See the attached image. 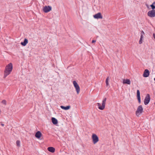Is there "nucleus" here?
<instances>
[{
	"label": "nucleus",
	"mask_w": 155,
	"mask_h": 155,
	"mask_svg": "<svg viewBox=\"0 0 155 155\" xmlns=\"http://www.w3.org/2000/svg\"><path fill=\"white\" fill-rule=\"evenodd\" d=\"M28 43V40L26 38H25L23 42H21V45L23 46H25L26 44Z\"/></svg>",
	"instance_id": "15"
},
{
	"label": "nucleus",
	"mask_w": 155,
	"mask_h": 155,
	"mask_svg": "<svg viewBox=\"0 0 155 155\" xmlns=\"http://www.w3.org/2000/svg\"><path fill=\"white\" fill-rule=\"evenodd\" d=\"M137 97L138 100V102L139 104L141 103L140 97V92L139 90L137 91Z\"/></svg>",
	"instance_id": "11"
},
{
	"label": "nucleus",
	"mask_w": 155,
	"mask_h": 155,
	"mask_svg": "<svg viewBox=\"0 0 155 155\" xmlns=\"http://www.w3.org/2000/svg\"><path fill=\"white\" fill-rule=\"evenodd\" d=\"M92 139L93 143H96L99 141V138L95 134H93L92 136Z\"/></svg>",
	"instance_id": "4"
},
{
	"label": "nucleus",
	"mask_w": 155,
	"mask_h": 155,
	"mask_svg": "<svg viewBox=\"0 0 155 155\" xmlns=\"http://www.w3.org/2000/svg\"><path fill=\"white\" fill-rule=\"evenodd\" d=\"M143 108L142 105H140L138 106L137 110L136 111V114L137 117H139L140 115L143 112Z\"/></svg>",
	"instance_id": "3"
},
{
	"label": "nucleus",
	"mask_w": 155,
	"mask_h": 155,
	"mask_svg": "<svg viewBox=\"0 0 155 155\" xmlns=\"http://www.w3.org/2000/svg\"><path fill=\"white\" fill-rule=\"evenodd\" d=\"M147 15L150 17H155V10H152L149 11L147 13Z\"/></svg>",
	"instance_id": "8"
},
{
	"label": "nucleus",
	"mask_w": 155,
	"mask_h": 155,
	"mask_svg": "<svg viewBox=\"0 0 155 155\" xmlns=\"http://www.w3.org/2000/svg\"><path fill=\"white\" fill-rule=\"evenodd\" d=\"M109 80V77H108L107 78H106V81H105L107 86H108L109 85V82H108Z\"/></svg>",
	"instance_id": "19"
},
{
	"label": "nucleus",
	"mask_w": 155,
	"mask_h": 155,
	"mask_svg": "<svg viewBox=\"0 0 155 155\" xmlns=\"http://www.w3.org/2000/svg\"><path fill=\"white\" fill-rule=\"evenodd\" d=\"M61 108L64 110H68L70 108V106H68L66 107H64L63 106H60Z\"/></svg>",
	"instance_id": "17"
},
{
	"label": "nucleus",
	"mask_w": 155,
	"mask_h": 155,
	"mask_svg": "<svg viewBox=\"0 0 155 155\" xmlns=\"http://www.w3.org/2000/svg\"><path fill=\"white\" fill-rule=\"evenodd\" d=\"M42 135L41 132L39 131L37 132L35 134V137L38 138H39Z\"/></svg>",
	"instance_id": "12"
},
{
	"label": "nucleus",
	"mask_w": 155,
	"mask_h": 155,
	"mask_svg": "<svg viewBox=\"0 0 155 155\" xmlns=\"http://www.w3.org/2000/svg\"><path fill=\"white\" fill-rule=\"evenodd\" d=\"M107 98L105 97L104 98L102 101V105L101 106V104L99 103H97V104L98 106V108L101 110H104L105 107L106 102Z\"/></svg>",
	"instance_id": "2"
},
{
	"label": "nucleus",
	"mask_w": 155,
	"mask_h": 155,
	"mask_svg": "<svg viewBox=\"0 0 155 155\" xmlns=\"http://www.w3.org/2000/svg\"><path fill=\"white\" fill-rule=\"evenodd\" d=\"M48 151L51 153H54L55 152V149L52 147H48Z\"/></svg>",
	"instance_id": "14"
},
{
	"label": "nucleus",
	"mask_w": 155,
	"mask_h": 155,
	"mask_svg": "<svg viewBox=\"0 0 155 155\" xmlns=\"http://www.w3.org/2000/svg\"><path fill=\"white\" fill-rule=\"evenodd\" d=\"M51 120L52 123L54 124H56L58 123L57 120L54 117H52L51 118Z\"/></svg>",
	"instance_id": "16"
},
{
	"label": "nucleus",
	"mask_w": 155,
	"mask_h": 155,
	"mask_svg": "<svg viewBox=\"0 0 155 155\" xmlns=\"http://www.w3.org/2000/svg\"><path fill=\"white\" fill-rule=\"evenodd\" d=\"M154 4L155 5V2H153V4L150 5L152 10H154V9H155V6L154 5Z\"/></svg>",
	"instance_id": "20"
},
{
	"label": "nucleus",
	"mask_w": 155,
	"mask_h": 155,
	"mask_svg": "<svg viewBox=\"0 0 155 155\" xmlns=\"http://www.w3.org/2000/svg\"><path fill=\"white\" fill-rule=\"evenodd\" d=\"M123 84H130V80L128 79H124L123 81Z\"/></svg>",
	"instance_id": "13"
},
{
	"label": "nucleus",
	"mask_w": 155,
	"mask_h": 155,
	"mask_svg": "<svg viewBox=\"0 0 155 155\" xmlns=\"http://www.w3.org/2000/svg\"><path fill=\"white\" fill-rule=\"evenodd\" d=\"M96 41V40H93L92 41V43H93L95 42Z\"/></svg>",
	"instance_id": "24"
},
{
	"label": "nucleus",
	"mask_w": 155,
	"mask_h": 155,
	"mask_svg": "<svg viewBox=\"0 0 155 155\" xmlns=\"http://www.w3.org/2000/svg\"><path fill=\"white\" fill-rule=\"evenodd\" d=\"M12 69L13 66L12 63H10L6 65L4 71V78H5L11 73Z\"/></svg>",
	"instance_id": "1"
},
{
	"label": "nucleus",
	"mask_w": 155,
	"mask_h": 155,
	"mask_svg": "<svg viewBox=\"0 0 155 155\" xmlns=\"http://www.w3.org/2000/svg\"><path fill=\"white\" fill-rule=\"evenodd\" d=\"M51 7L50 6H46L43 7V10L44 12L47 13L51 11Z\"/></svg>",
	"instance_id": "7"
},
{
	"label": "nucleus",
	"mask_w": 155,
	"mask_h": 155,
	"mask_svg": "<svg viewBox=\"0 0 155 155\" xmlns=\"http://www.w3.org/2000/svg\"><path fill=\"white\" fill-rule=\"evenodd\" d=\"M16 143L18 147H20V141L19 140H17L16 142Z\"/></svg>",
	"instance_id": "21"
},
{
	"label": "nucleus",
	"mask_w": 155,
	"mask_h": 155,
	"mask_svg": "<svg viewBox=\"0 0 155 155\" xmlns=\"http://www.w3.org/2000/svg\"><path fill=\"white\" fill-rule=\"evenodd\" d=\"M150 99V95L149 94H148L146 96L144 100V104L145 105H147L149 102Z\"/></svg>",
	"instance_id": "6"
},
{
	"label": "nucleus",
	"mask_w": 155,
	"mask_h": 155,
	"mask_svg": "<svg viewBox=\"0 0 155 155\" xmlns=\"http://www.w3.org/2000/svg\"><path fill=\"white\" fill-rule=\"evenodd\" d=\"M73 84L74 87L76 89L77 94H78L80 91V88L79 85L76 81H73Z\"/></svg>",
	"instance_id": "5"
},
{
	"label": "nucleus",
	"mask_w": 155,
	"mask_h": 155,
	"mask_svg": "<svg viewBox=\"0 0 155 155\" xmlns=\"http://www.w3.org/2000/svg\"><path fill=\"white\" fill-rule=\"evenodd\" d=\"M153 36L154 39H155V33H153Z\"/></svg>",
	"instance_id": "25"
},
{
	"label": "nucleus",
	"mask_w": 155,
	"mask_h": 155,
	"mask_svg": "<svg viewBox=\"0 0 155 155\" xmlns=\"http://www.w3.org/2000/svg\"><path fill=\"white\" fill-rule=\"evenodd\" d=\"M144 36V35H141L139 41V44H141L143 43V41Z\"/></svg>",
	"instance_id": "18"
},
{
	"label": "nucleus",
	"mask_w": 155,
	"mask_h": 155,
	"mask_svg": "<svg viewBox=\"0 0 155 155\" xmlns=\"http://www.w3.org/2000/svg\"><path fill=\"white\" fill-rule=\"evenodd\" d=\"M150 72L147 69H145L144 72L143 74V76L144 77H148L149 75Z\"/></svg>",
	"instance_id": "10"
},
{
	"label": "nucleus",
	"mask_w": 155,
	"mask_h": 155,
	"mask_svg": "<svg viewBox=\"0 0 155 155\" xmlns=\"http://www.w3.org/2000/svg\"><path fill=\"white\" fill-rule=\"evenodd\" d=\"M1 125L2 126H4V124H1Z\"/></svg>",
	"instance_id": "26"
},
{
	"label": "nucleus",
	"mask_w": 155,
	"mask_h": 155,
	"mask_svg": "<svg viewBox=\"0 0 155 155\" xmlns=\"http://www.w3.org/2000/svg\"><path fill=\"white\" fill-rule=\"evenodd\" d=\"M141 35H145V33L144 32V31H141Z\"/></svg>",
	"instance_id": "23"
},
{
	"label": "nucleus",
	"mask_w": 155,
	"mask_h": 155,
	"mask_svg": "<svg viewBox=\"0 0 155 155\" xmlns=\"http://www.w3.org/2000/svg\"><path fill=\"white\" fill-rule=\"evenodd\" d=\"M94 17L96 19H102V16L101 15V13H98L96 14L95 15H94Z\"/></svg>",
	"instance_id": "9"
},
{
	"label": "nucleus",
	"mask_w": 155,
	"mask_h": 155,
	"mask_svg": "<svg viewBox=\"0 0 155 155\" xmlns=\"http://www.w3.org/2000/svg\"><path fill=\"white\" fill-rule=\"evenodd\" d=\"M154 80L155 81V78H154Z\"/></svg>",
	"instance_id": "27"
},
{
	"label": "nucleus",
	"mask_w": 155,
	"mask_h": 155,
	"mask_svg": "<svg viewBox=\"0 0 155 155\" xmlns=\"http://www.w3.org/2000/svg\"><path fill=\"white\" fill-rule=\"evenodd\" d=\"M2 103L5 105H6V101L5 100H4L2 101Z\"/></svg>",
	"instance_id": "22"
},
{
	"label": "nucleus",
	"mask_w": 155,
	"mask_h": 155,
	"mask_svg": "<svg viewBox=\"0 0 155 155\" xmlns=\"http://www.w3.org/2000/svg\"><path fill=\"white\" fill-rule=\"evenodd\" d=\"M154 104H155V102L154 103Z\"/></svg>",
	"instance_id": "28"
}]
</instances>
